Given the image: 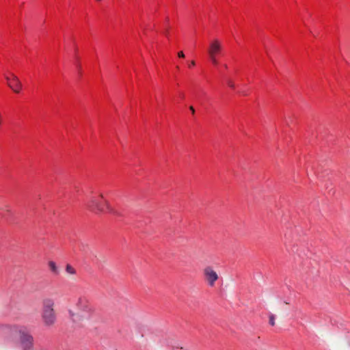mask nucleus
Wrapping results in <instances>:
<instances>
[{"mask_svg": "<svg viewBox=\"0 0 350 350\" xmlns=\"http://www.w3.org/2000/svg\"><path fill=\"white\" fill-rule=\"evenodd\" d=\"M87 208L96 214L103 213L105 211V206L107 209L113 214H116V212L110 207L109 202L104 200L103 195L100 194L98 198L91 197L86 203Z\"/></svg>", "mask_w": 350, "mask_h": 350, "instance_id": "obj_4", "label": "nucleus"}, {"mask_svg": "<svg viewBox=\"0 0 350 350\" xmlns=\"http://www.w3.org/2000/svg\"><path fill=\"white\" fill-rule=\"evenodd\" d=\"M66 271L70 275H75L76 274V270L74 267H72L70 265H67L66 267Z\"/></svg>", "mask_w": 350, "mask_h": 350, "instance_id": "obj_9", "label": "nucleus"}, {"mask_svg": "<svg viewBox=\"0 0 350 350\" xmlns=\"http://www.w3.org/2000/svg\"><path fill=\"white\" fill-rule=\"evenodd\" d=\"M77 311H68L70 320L75 324L82 325L94 317L95 309L90 301L83 296L79 297L75 304Z\"/></svg>", "mask_w": 350, "mask_h": 350, "instance_id": "obj_1", "label": "nucleus"}, {"mask_svg": "<svg viewBox=\"0 0 350 350\" xmlns=\"http://www.w3.org/2000/svg\"><path fill=\"white\" fill-rule=\"evenodd\" d=\"M49 267L52 273L54 274H58L59 270L55 262L51 260L48 262Z\"/></svg>", "mask_w": 350, "mask_h": 350, "instance_id": "obj_8", "label": "nucleus"}, {"mask_svg": "<svg viewBox=\"0 0 350 350\" xmlns=\"http://www.w3.org/2000/svg\"><path fill=\"white\" fill-rule=\"evenodd\" d=\"M204 280L209 286H214L219 275L211 266H206L203 269Z\"/></svg>", "mask_w": 350, "mask_h": 350, "instance_id": "obj_5", "label": "nucleus"}, {"mask_svg": "<svg viewBox=\"0 0 350 350\" xmlns=\"http://www.w3.org/2000/svg\"><path fill=\"white\" fill-rule=\"evenodd\" d=\"M55 303L53 299L46 297L42 302L41 320L46 328L55 326L57 322V314L55 310Z\"/></svg>", "mask_w": 350, "mask_h": 350, "instance_id": "obj_2", "label": "nucleus"}, {"mask_svg": "<svg viewBox=\"0 0 350 350\" xmlns=\"http://www.w3.org/2000/svg\"><path fill=\"white\" fill-rule=\"evenodd\" d=\"M195 62L193 60H192L191 62H190V64L189 65V67H191V66H195Z\"/></svg>", "mask_w": 350, "mask_h": 350, "instance_id": "obj_16", "label": "nucleus"}, {"mask_svg": "<svg viewBox=\"0 0 350 350\" xmlns=\"http://www.w3.org/2000/svg\"><path fill=\"white\" fill-rule=\"evenodd\" d=\"M178 56L179 57L183 58V57H185V54L183 51H180L178 53Z\"/></svg>", "mask_w": 350, "mask_h": 350, "instance_id": "obj_13", "label": "nucleus"}, {"mask_svg": "<svg viewBox=\"0 0 350 350\" xmlns=\"http://www.w3.org/2000/svg\"><path fill=\"white\" fill-rule=\"evenodd\" d=\"M221 51V44L218 40H213L210 44L208 49V54L209 57H217L219 55Z\"/></svg>", "mask_w": 350, "mask_h": 350, "instance_id": "obj_6", "label": "nucleus"}, {"mask_svg": "<svg viewBox=\"0 0 350 350\" xmlns=\"http://www.w3.org/2000/svg\"><path fill=\"white\" fill-rule=\"evenodd\" d=\"M189 109H190L191 112L192 113V114L195 113V109L193 106H190Z\"/></svg>", "mask_w": 350, "mask_h": 350, "instance_id": "obj_15", "label": "nucleus"}, {"mask_svg": "<svg viewBox=\"0 0 350 350\" xmlns=\"http://www.w3.org/2000/svg\"><path fill=\"white\" fill-rule=\"evenodd\" d=\"M212 64L215 66H217L218 64V60L217 58L215 57H209Z\"/></svg>", "mask_w": 350, "mask_h": 350, "instance_id": "obj_11", "label": "nucleus"}, {"mask_svg": "<svg viewBox=\"0 0 350 350\" xmlns=\"http://www.w3.org/2000/svg\"><path fill=\"white\" fill-rule=\"evenodd\" d=\"M8 328L18 333L20 346L23 350H33V337L25 327L14 325L8 326Z\"/></svg>", "mask_w": 350, "mask_h": 350, "instance_id": "obj_3", "label": "nucleus"}, {"mask_svg": "<svg viewBox=\"0 0 350 350\" xmlns=\"http://www.w3.org/2000/svg\"><path fill=\"white\" fill-rule=\"evenodd\" d=\"M227 83H228V86H229L230 88H234L235 85H234V82H233L232 81H231V80H228V81H227Z\"/></svg>", "mask_w": 350, "mask_h": 350, "instance_id": "obj_12", "label": "nucleus"}, {"mask_svg": "<svg viewBox=\"0 0 350 350\" xmlns=\"http://www.w3.org/2000/svg\"><path fill=\"white\" fill-rule=\"evenodd\" d=\"M224 67L225 68H228V66H227L226 64L224 65Z\"/></svg>", "mask_w": 350, "mask_h": 350, "instance_id": "obj_17", "label": "nucleus"}, {"mask_svg": "<svg viewBox=\"0 0 350 350\" xmlns=\"http://www.w3.org/2000/svg\"><path fill=\"white\" fill-rule=\"evenodd\" d=\"M8 86L16 93H18L22 88L19 79L14 74H12V79L8 83Z\"/></svg>", "mask_w": 350, "mask_h": 350, "instance_id": "obj_7", "label": "nucleus"}, {"mask_svg": "<svg viewBox=\"0 0 350 350\" xmlns=\"http://www.w3.org/2000/svg\"><path fill=\"white\" fill-rule=\"evenodd\" d=\"M269 324L272 326L275 325V315L273 314L269 315Z\"/></svg>", "mask_w": 350, "mask_h": 350, "instance_id": "obj_10", "label": "nucleus"}, {"mask_svg": "<svg viewBox=\"0 0 350 350\" xmlns=\"http://www.w3.org/2000/svg\"><path fill=\"white\" fill-rule=\"evenodd\" d=\"M5 79L7 80L8 83L11 81V79H12V74L10 75V77L5 76Z\"/></svg>", "mask_w": 350, "mask_h": 350, "instance_id": "obj_14", "label": "nucleus"}]
</instances>
